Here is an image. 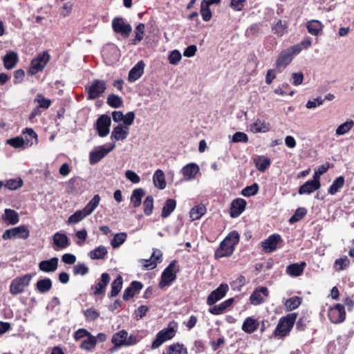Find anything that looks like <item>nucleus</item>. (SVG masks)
Segmentation results:
<instances>
[{
	"instance_id": "obj_37",
	"label": "nucleus",
	"mask_w": 354,
	"mask_h": 354,
	"mask_svg": "<svg viewBox=\"0 0 354 354\" xmlns=\"http://www.w3.org/2000/svg\"><path fill=\"white\" fill-rule=\"evenodd\" d=\"M108 254L107 249L104 245H100L91 250L88 256L91 259H104Z\"/></svg>"
},
{
	"instance_id": "obj_11",
	"label": "nucleus",
	"mask_w": 354,
	"mask_h": 354,
	"mask_svg": "<svg viewBox=\"0 0 354 354\" xmlns=\"http://www.w3.org/2000/svg\"><path fill=\"white\" fill-rule=\"evenodd\" d=\"M70 245V239L65 233L57 232L53 235L51 245L55 251L59 252L64 250Z\"/></svg>"
},
{
	"instance_id": "obj_6",
	"label": "nucleus",
	"mask_w": 354,
	"mask_h": 354,
	"mask_svg": "<svg viewBox=\"0 0 354 354\" xmlns=\"http://www.w3.org/2000/svg\"><path fill=\"white\" fill-rule=\"evenodd\" d=\"M50 56L47 51H44L39 53L35 58H34L30 63L28 69V74L34 75L38 72L43 71L48 62L50 61Z\"/></svg>"
},
{
	"instance_id": "obj_19",
	"label": "nucleus",
	"mask_w": 354,
	"mask_h": 354,
	"mask_svg": "<svg viewBox=\"0 0 354 354\" xmlns=\"http://www.w3.org/2000/svg\"><path fill=\"white\" fill-rule=\"evenodd\" d=\"M282 241L280 235L274 234L261 242V246L265 252L270 253L277 250V245Z\"/></svg>"
},
{
	"instance_id": "obj_52",
	"label": "nucleus",
	"mask_w": 354,
	"mask_h": 354,
	"mask_svg": "<svg viewBox=\"0 0 354 354\" xmlns=\"http://www.w3.org/2000/svg\"><path fill=\"white\" fill-rule=\"evenodd\" d=\"M127 234L126 232H120L114 234L113 239L111 241V245L113 248H118L122 245L127 240Z\"/></svg>"
},
{
	"instance_id": "obj_43",
	"label": "nucleus",
	"mask_w": 354,
	"mask_h": 354,
	"mask_svg": "<svg viewBox=\"0 0 354 354\" xmlns=\"http://www.w3.org/2000/svg\"><path fill=\"white\" fill-rule=\"evenodd\" d=\"M349 265L348 258L346 256H343L335 261L333 268L335 271L339 272L348 268Z\"/></svg>"
},
{
	"instance_id": "obj_28",
	"label": "nucleus",
	"mask_w": 354,
	"mask_h": 354,
	"mask_svg": "<svg viewBox=\"0 0 354 354\" xmlns=\"http://www.w3.org/2000/svg\"><path fill=\"white\" fill-rule=\"evenodd\" d=\"M234 301V298H229L218 305L214 306L209 309V312L214 315H218L223 313L226 309L231 307Z\"/></svg>"
},
{
	"instance_id": "obj_46",
	"label": "nucleus",
	"mask_w": 354,
	"mask_h": 354,
	"mask_svg": "<svg viewBox=\"0 0 354 354\" xmlns=\"http://www.w3.org/2000/svg\"><path fill=\"white\" fill-rule=\"evenodd\" d=\"M176 202L174 199L169 198L166 201L165 205L162 207L161 216L163 218L168 217L171 212L175 209Z\"/></svg>"
},
{
	"instance_id": "obj_33",
	"label": "nucleus",
	"mask_w": 354,
	"mask_h": 354,
	"mask_svg": "<svg viewBox=\"0 0 354 354\" xmlns=\"http://www.w3.org/2000/svg\"><path fill=\"white\" fill-rule=\"evenodd\" d=\"M153 183L154 186L159 189H164L166 187L165 176L161 169H158L154 172Z\"/></svg>"
},
{
	"instance_id": "obj_45",
	"label": "nucleus",
	"mask_w": 354,
	"mask_h": 354,
	"mask_svg": "<svg viewBox=\"0 0 354 354\" xmlns=\"http://www.w3.org/2000/svg\"><path fill=\"white\" fill-rule=\"evenodd\" d=\"M166 354H187V350L183 344L176 343L166 348Z\"/></svg>"
},
{
	"instance_id": "obj_54",
	"label": "nucleus",
	"mask_w": 354,
	"mask_h": 354,
	"mask_svg": "<svg viewBox=\"0 0 354 354\" xmlns=\"http://www.w3.org/2000/svg\"><path fill=\"white\" fill-rule=\"evenodd\" d=\"M239 239L240 237L239 233L236 231H232L229 233L223 241L235 248V246L239 242Z\"/></svg>"
},
{
	"instance_id": "obj_20",
	"label": "nucleus",
	"mask_w": 354,
	"mask_h": 354,
	"mask_svg": "<svg viewBox=\"0 0 354 354\" xmlns=\"http://www.w3.org/2000/svg\"><path fill=\"white\" fill-rule=\"evenodd\" d=\"M200 169L196 163H189L185 165L180 170L184 180L186 181H190L195 178L196 174L199 172Z\"/></svg>"
},
{
	"instance_id": "obj_61",
	"label": "nucleus",
	"mask_w": 354,
	"mask_h": 354,
	"mask_svg": "<svg viewBox=\"0 0 354 354\" xmlns=\"http://www.w3.org/2000/svg\"><path fill=\"white\" fill-rule=\"evenodd\" d=\"M84 315L87 322H93L98 318L100 313L95 309L90 308L84 311Z\"/></svg>"
},
{
	"instance_id": "obj_47",
	"label": "nucleus",
	"mask_w": 354,
	"mask_h": 354,
	"mask_svg": "<svg viewBox=\"0 0 354 354\" xmlns=\"http://www.w3.org/2000/svg\"><path fill=\"white\" fill-rule=\"evenodd\" d=\"M36 288L41 293L46 292L51 289L52 281L48 278L40 279L37 282Z\"/></svg>"
},
{
	"instance_id": "obj_14",
	"label": "nucleus",
	"mask_w": 354,
	"mask_h": 354,
	"mask_svg": "<svg viewBox=\"0 0 354 354\" xmlns=\"http://www.w3.org/2000/svg\"><path fill=\"white\" fill-rule=\"evenodd\" d=\"M111 118L106 114L101 115L97 120L95 128L100 137H106L110 132Z\"/></svg>"
},
{
	"instance_id": "obj_41",
	"label": "nucleus",
	"mask_w": 354,
	"mask_h": 354,
	"mask_svg": "<svg viewBox=\"0 0 354 354\" xmlns=\"http://www.w3.org/2000/svg\"><path fill=\"white\" fill-rule=\"evenodd\" d=\"M3 219L11 225H15L19 222V215L17 212L11 209H6Z\"/></svg>"
},
{
	"instance_id": "obj_62",
	"label": "nucleus",
	"mask_w": 354,
	"mask_h": 354,
	"mask_svg": "<svg viewBox=\"0 0 354 354\" xmlns=\"http://www.w3.org/2000/svg\"><path fill=\"white\" fill-rule=\"evenodd\" d=\"M306 214L305 208H299L296 210L295 213L290 217L289 222L294 223L301 220Z\"/></svg>"
},
{
	"instance_id": "obj_53",
	"label": "nucleus",
	"mask_w": 354,
	"mask_h": 354,
	"mask_svg": "<svg viewBox=\"0 0 354 354\" xmlns=\"http://www.w3.org/2000/svg\"><path fill=\"white\" fill-rule=\"evenodd\" d=\"M122 287V278L118 275L115 279L111 283V290L110 296L113 297H116L120 292Z\"/></svg>"
},
{
	"instance_id": "obj_10",
	"label": "nucleus",
	"mask_w": 354,
	"mask_h": 354,
	"mask_svg": "<svg viewBox=\"0 0 354 354\" xmlns=\"http://www.w3.org/2000/svg\"><path fill=\"white\" fill-rule=\"evenodd\" d=\"M113 31L120 34L123 38L129 37L132 31V27L122 17H115L111 22Z\"/></svg>"
},
{
	"instance_id": "obj_48",
	"label": "nucleus",
	"mask_w": 354,
	"mask_h": 354,
	"mask_svg": "<svg viewBox=\"0 0 354 354\" xmlns=\"http://www.w3.org/2000/svg\"><path fill=\"white\" fill-rule=\"evenodd\" d=\"M344 185V178L339 176L335 178L328 189V193L335 195Z\"/></svg>"
},
{
	"instance_id": "obj_15",
	"label": "nucleus",
	"mask_w": 354,
	"mask_h": 354,
	"mask_svg": "<svg viewBox=\"0 0 354 354\" xmlns=\"http://www.w3.org/2000/svg\"><path fill=\"white\" fill-rule=\"evenodd\" d=\"M229 290V286L227 283H221L214 290H213L207 298V304L208 306H212L217 301L222 299L227 294Z\"/></svg>"
},
{
	"instance_id": "obj_63",
	"label": "nucleus",
	"mask_w": 354,
	"mask_h": 354,
	"mask_svg": "<svg viewBox=\"0 0 354 354\" xmlns=\"http://www.w3.org/2000/svg\"><path fill=\"white\" fill-rule=\"evenodd\" d=\"M182 58L181 54L179 50H172L168 57L169 62L171 64L176 65Z\"/></svg>"
},
{
	"instance_id": "obj_30",
	"label": "nucleus",
	"mask_w": 354,
	"mask_h": 354,
	"mask_svg": "<svg viewBox=\"0 0 354 354\" xmlns=\"http://www.w3.org/2000/svg\"><path fill=\"white\" fill-rule=\"evenodd\" d=\"M6 143L16 149L28 147L32 145V140H29L27 138L26 139H24L19 136L7 140Z\"/></svg>"
},
{
	"instance_id": "obj_51",
	"label": "nucleus",
	"mask_w": 354,
	"mask_h": 354,
	"mask_svg": "<svg viewBox=\"0 0 354 354\" xmlns=\"http://www.w3.org/2000/svg\"><path fill=\"white\" fill-rule=\"evenodd\" d=\"M354 122L352 120H347L343 124H340L335 131V134L337 136H342L348 132L353 127Z\"/></svg>"
},
{
	"instance_id": "obj_18",
	"label": "nucleus",
	"mask_w": 354,
	"mask_h": 354,
	"mask_svg": "<svg viewBox=\"0 0 354 354\" xmlns=\"http://www.w3.org/2000/svg\"><path fill=\"white\" fill-rule=\"evenodd\" d=\"M248 130L253 133H267L270 129V124L266 121V120L261 118H255L253 122L250 123L248 127Z\"/></svg>"
},
{
	"instance_id": "obj_40",
	"label": "nucleus",
	"mask_w": 354,
	"mask_h": 354,
	"mask_svg": "<svg viewBox=\"0 0 354 354\" xmlns=\"http://www.w3.org/2000/svg\"><path fill=\"white\" fill-rule=\"evenodd\" d=\"M288 24L286 21L278 20L272 26V30L274 34L279 37L283 36L287 32Z\"/></svg>"
},
{
	"instance_id": "obj_34",
	"label": "nucleus",
	"mask_w": 354,
	"mask_h": 354,
	"mask_svg": "<svg viewBox=\"0 0 354 354\" xmlns=\"http://www.w3.org/2000/svg\"><path fill=\"white\" fill-rule=\"evenodd\" d=\"M145 191L142 188L135 189L131 195L130 201L133 207H138L142 203V198L145 196Z\"/></svg>"
},
{
	"instance_id": "obj_9",
	"label": "nucleus",
	"mask_w": 354,
	"mask_h": 354,
	"mask_svg": "<svg viewBox=\"0 0 354 354\" xmlns=\"http://www.w3.org/2000/svg\"><path fill=\"white\" fill-rule=\"evenodd\" d=\"M31 279L32 275L30 274L15 278L10 285V292L14 295L23 292L25 288L29 285Z\"/></svg>"
},
{
	"instance_id": "obj_4",
	"label": "nucleus",
	"mask_w": 354,
	"mask_h": 354,
	"mask_svg": "<svg viewBox=\"0 0 354 354\" xmlns=\"http://www.w3.org/2000/svg\"><path fill=\"white\" fill-rule=\"evenodd\" d=\"M179 270L176 261H172L169 266L164 270L161 274L159 287L163 288L169 286L176 279V274Z\"/></svg>"
},
{
	"instance_id": "obj_57",
	"label": "nucleus",
	"mask_w": 354,
	"mask_h": 354,
	"mask_svg": "<svg viewBox=\"0 0 354 354\" xmlns=\"http://www.w3.org/2000/svg\"><path fill=\"white\" fill-rule=\"evenodd\" d=\"M153 209V198L151 196L146 197L143 203V211L145 215L149 216Z\"/></svg>"
},
{
	"instance_id": "obj_2",
	"label": "nucleus",
	"mask_w": 354,
	"mask_h": 354,
	"mask_svg": "<svg viewBox=\"0 0 354 354\" xmlns=\"http://www.w3.org/2000/svg\"><path fill=\"white\" fill-rule=\"evenodd\" d=\"M178 328V324L175 322H170L167 328H163L159 331L155 339L153 341L151 348L155 349L160 347L165 342L173 338Z\"/></svg>"
},
{
	"instance_id": "obj_36",
	"label": "nucleus",
	"mask_w": 354,
	"mask_h": 354,
	"mask_svg": "<svg viewBox=\"0 0 354 354\" xmlns=\"http://www.w3.org/2000/svg\"><path fill=\"white\" fill-rule=\"evenodd\" d=\"M206 207L201 204L193 207L189 212V217L192 221H196L201 218L206 213Z\"/></svg>"
},
{
	"instance_id": "obj_17",
	"label": "nucleus",
	"mask_w": 354,
	"mask_h": 354,
	"mask_svg": "<svg viewBox=\"0 0 354 354\" xmlns=\"http://www.w3.org/2000/svg\"><path fill=\"white\" fill-rule=\"evenodd\" d=\"M109 274L106 272L102 274L100 280L96 281L95 284H93L91 288L93 295L95 296L104 295L106 291V288L109 284Z\"/></svg>"
},
{
	"instance_id": "obj_64",
	"label": "nucleus",
	"mask_w": 354,
	"mask_h": 354,
	"mask_svg": "<svg viewBox=\"0 0 354 354\" xmlns=\"http://www.w3.org/2000/svg\"><path fill=\"white\" fill-rule=\"evenodd\" d=\"M88 272V268L84 263H78L73 267V273L75 275H85Z\"/></svg>"
},
{
	"instance_id": "obj_39",
	"label": "nucleus",
	"mask_w": 354,
	"mask_h": 354,
	"mask_svg": "<svg viewBox=\"0 0 354 354\" xmlns=\"http://www.w3.org/2000/svg\"><path fill=\"white\" fill-rule=\"evenodd\" d=\"M145 30V25L144 24H139L134 29L135 37L131 41V44L137 45L143 39Z\"/></svg>"
},
{
	"instance_id": "obj_38",
	"label": "nucleus",
	"mask_w": 354,
	"mask_h": 354,
	"mask_svg": "<svg viewBox=\"0 0 354 354\" xmlns=\"http://www.w3.org/2000/svg\"><path fill=\"white\" fill-rule=\"evenodd\" d=\"M101 198L99 194H95L91 199V201L82 209L87 216L92 214V212L97 208L100 202Z\"/></svg>"
},
{
	"instance_id": "obj_27",
	"label": "nucleus",
	"mask_w": 354,
	"mask_h": 354,
	"mask_svg": "<svg viewBox=\"0 0 354 354\" xmlns=\"http://www.w3.org/2000/svg\"><path fill=\"white\" fill-rule=\"evenodd\" d=\"M234 248L222 241L218 248L214 253L215 259H218L223 257H228L232 254Z\"/></svg>"
},
{
	"instance_id": "obj_25",
	"label": "nucleus",
	"mask_w": 354,
	"mask_h": 354,
	"mask_svg": "<svg viewBox=\"0 0 354 354\" xmlns=\"http://www.w3.org/2000/svg\"><path fill=\"white\" fill-rule=\"evenodd\" d=\"M145 63L143 61L138 62L129 71L128 80L134 82L138 80L144 73Z\"/></svg>"
},
{
	"instance_id": "obj_32",
	"label": "nucleus",
	"mask_w": 354,
	"mask_h": 354,
	"mask_svg": "<svg viewBox=\"0 0 354 354\" xmlns=\"http://www.w3.org/2000/svg\"><path fill=\"white\" fill-rule=\"evenodd\" d=\"M18 59L17 53L14 51L8 52L3 58L4 67L8 70L13 68L16 66Z\"/></svg>"
},
{
	"instance_id": "obj_42",
	"label": "nucleus",
	"mask_w": 354,
	"mask_h": 354,
	"mask_svg": "<svg viewBox=\"0 0 354 354\" xmlns=\"http://www.w3.org/2000/svg\"><path fill=\"white\" fill-rule=\"evenodd\" d=\"M302 302V298L298 296H294L286 300L284 306L287 311H291L297 308Z\"/></svg>"
},
{
	"instance_id": "obj_31",
	"label": "nucleus",
	"mask_w": 354,
	"mask_h": 354,
	"mask_svg": "<svg viewBox=\"0 0 354 354\" xmlns=\"http://www.w3.org/2000/svg\"><path fill=\"white\" fill-rule=\"evenodd\" d=\"M306 28L310 35L317 36L321 32H322L324 25L321 21L313 19L307 21Z\"/></svg>"
},
{
	"instance_id": "obj_5",
	"label": "nucleus",
	"mask_w": 354,
	"mask_h": 354,
	"mask_svg": "<svg viewBox=\"0 0 354 354\" xmlns=\"http://www.w3.org/2000/svg\"><path fill=\"white\" fill-rule=\"evenodd\" d=\"M115 147V142L109 143L96 147L89 153V162L91 165H95L104 158Z\"/></svg>"
},
{
	"instance_id": "obj_44",
	"label": "nucleus",
	"mask_w": 354,
	"mask_h": 354,
	"mask_svg": "<svg viewBox=\"0 0 354 354\" xmlns=\"http://www.w3.org/2000/svg\"><path fill=\"white\" fill-rule=\"evenodd\" d=\"M312 45V39L309 37H305L302 41L296 45L292 46L293 53L297 55L299 54L302 50L309 48Z\"/></svg>"
},
{
	"instance_id": "obj_7",
	"label": "nucleus",
	"mask_w": 354,
	"mask_h": 354,
	"mask_svg": "<svg viewBox=\"0 0 354 354\" xmlns=\"http://www.w3.org/2000/svg\"><path fill=\"white\" fill-rule=\"evenodd\" d=\"M327 315L332 323L335 324L342 323L346 315L344 306L341 304L330 306L327 310Z\"/></svg>"
},
{
	"instance_id": "obj_49",
	"label": "nucleus",
	"mask_w": 354,
	"mask_h": 354,
	"mask_svg": "<svg viewBox=\"0 0 354 354\" xmlns=\"http://www.w3.org/2000/svg\"><path fill=\"white\" fill-rule=\"evenodd\" d=\"M87 214L84 212L83 209L77 210L75 213L71 215L68 220V224H76L82 221L84 218H86Z\"/></svg>"
},
{
	"instance_id": "obj_12",
	"label": "nucleus",
	"mask_w": 354,
	"mask_h": 354,
	"mask_svg": "<svg viewBox=\"0 0 354 354\" xmlns=\"http://www.w3.org/2000/svg\"><path fill=\"white\" fill-rule=\"evenodd\" d=\"M296 55H297L293 53L291 46L282 50L277 59L276 69L281 72V70L284 69L292 62Z\"/></svg>"
},
{
	"instance_id": "obj_50",
	"label": "nucleus",
	"mask_w": 354,
	"mask_h": 354,
	"mask_svg": "<svg viewBox=\"0 0 354 354\" xmlns=\"http://www.w3.org/2000/svg\"><path fill=\"white\" fill-rule=\"evenodd\" d=\"M96 346V338L91 334L89 335L86 339L82 341L80 348L85 351H92Z\"/></svg>"
},
{
	"instance_id": "obj_24",
	"label": "nucleus",
	"mask_w": 354,
	"mask_h": 354,
	"mask_svg": "<svg viewBox=\"0 0 354 354\" xmlns=\"http://www.w3.org/2000/svg\"><path fill=\"white\" fill-rule=\"evenodd\" d=\"M58 261L57 257H53L49 260L41 261L38 267L44 272H53L57 269Z\"/></svg>"
},
{
	"instance_id": "obj_35",
	"label": "nucleus",
	"mask_w": 354,
	"mask_h": 354,
	"mask_svg": "<svg viewBox=\"0 0 354 354\" xmlns=\"http://www.w3.org/2000/svg\"><path fill=\"white\" fill-rule=\"evenodd\" d=\"M254 162L257 169L261 172H264L271 163L270 160L264 156H257L254 158Z\"/></svg>"
},
{
	"instance_id": "obj_3",
	"label": "nucleus",
	"mask_w": 354,
	"mask_h": 354,
	"mask_svg": "<svg viewBox=\"0 0 354 354\" xmlns=\"http://www.w3.org/2000/svg\"><path fill=\"white\" fill-rule=\"evenodd\" d=\"M140 341L138 336L129 335L125 330H121L114 333L111 338V342L116 347L130 346L136 344Z\"/></svg>"
},
{
	"instance_id": "obj_56",
	"label": "nucleus",
	"mask_w": 354,
	"mask_h": 354,
	"mask_svg": "<svg viewBox=\"0 0 354 354\" xmlns=\"http://www.w3.org/2000/svg\"><path fill=\"white\" fill-rule=\"evenodd\" d=\"M35 103H37L40 109H47L51 105V100L46 98L42 94L38 93L35 100Z\"/></svg>"
},
{
	"instance_id": "obj_29",
	"label": "nucleus",
	"mask_w": 354,
	"mask_h": 354,
	"mask_svg": "<svg viewBox=\"0 0 354 354\" xmlns=\"http://www.w3.org/2000/svg\"><path fill=\"white\" fill-rule=\"evenodd\" d=\"M259 326L258 319L252 317H247L241 326V329L246 333L251 334L256 331Z\"/></svg>"
},
{
	"instance_id": "obj_13",
	"label": "nucleus",
	"mask_w": 354,
	"mask_h": 354,
	"mask_svg": "<svg viewBox=\"0 0 354 354\" xmlns=\"http://www.w3.org/2000/svg\"><path fill=\"white\" fill-rule=\"evenodd\" d=\"M30 232L27 227L21 225L14 228L6 230L2 235L4 240L10 239L13 238H19L21 239H26L29 236Z\"/></svg>"
},
{
	"instance_id": "obj_1",
	"label": "nucleus",
	"mask_w": 354,
	"mask_h": 354,
	"mask_svg": "<svg viewBox=\"0 0 354 354\" xmlns=\"http://www.w3.org/2000/svg\"><path fill=\"white\" fill-rule=\"evenodd\" d=\"M297 315V313H292L281 317L274 331V335L281 338L288 335L294 326Z\"/></svg>"
},
{
	"instance_id": "obj_59",
	"label": "nucleus",
	"mask_w": 354,
	"mask_h": 354,
	"mask_svg": "<svg viewBox=\"0 0 354 354\" xmlns=\"http://www.w3.org/2000/svg\"><path fill=\"white\" fill-rule=\"evenodd\" d=\"M75 243L78 246H83L85 243V241L88 237L87 231L85 229L78 230L75 232Z\"/></svg>"
},
{
	"instance_id": "obj_22",
	"label": "nucleus",
	"mask_w": 354,
	"mask_h": 354,
	"mask_svg": "<svg viewBox=\"0 0 354 354\" xmlns=\"http://www.w3.org/2000/svg\"><path fill=\"white\" fill-rule=\"evenodd\" d=\"M129 133V128L122 124H118L113 129L111 138L115 141L125 140Z\"/></svg>"
},
{
	"instance_id": "obj_26",
	"label": "nucleus",
	"mask_w": 354,
	"mask_h": 354,
	"mask_svg": "<svg viewBox=\"0 0 354 354\" xmlns=\"http://www.w3.org/2000/svg\"><path fill=\"white\" fill-rule=\"evenodd\" d=\"M306 266V263L304 261L292 263L286 267V272L289 276L297 277L303 274Z\"/></svg>"
},
{
	"instance_id": "obj_16",
	"label": "nucleus",
	"mask_w": 354,
	"mask_h": 354,
	"mask_svg": "<svg viewBox=\"0 0 354 354\" xmlns=\"http://www.w3.org/2000/svg\"><path fill=\"white\" fill-rule=\"evenodd\" d=\"M269 296V290L266 287L260 286L254 289L250 297V302L254 306L263 304Z\"/></svg>"
},
{
	"instance_id": "obj_8",
	"label": "nucleus",
	"mask_w": 354,
	"mask_h": 354,
	"mask_svg": "<svg viewBox=\"0 0 354 354\" xmlns=\"http://www.w3.org/2000/svg\"><path fill=\"white\" fill-rule=\"evenodd\" d=\"M106 88V83L104 80H94L86 87L88 93V100H95L100 97Z\"/></svg>"
},
{
	"instance_id": "obj_60",
	"label": "nucleus",
	"mask_w": 354,
	"mask_h": 354,
	"mask_svg": "<svg viewBox=\"0 0 354 354\" xmlns=\"http://www.w3.org/2000/svg\"><path fill=\"white\" fill-rule=\"evenodd\" d=\"M259 191V186L257 183H254L250 186H247L241 191V194L244 196L249 197L257 194Z\"/></svg>"
},
{
	"instance_id": "obj_55",
	"label": "nucleus",
	"mask_w": 354,
	"mask_h": 354,
	"mask_svg": "<svg viewBox=\"0 0 354 354\" xmlns=\"http://www.w3.org/2000/svg\"><path fill=\"white\" fill-rule=\"evenodd\" d=\"M22 185L23 180L21 178L8 179L4 183V186L10 190H15Z\"/></svg>"
},
{
	"instance_id": "obj_23",
	"label": "nucleus",
	"mask_w": 354,
	"mask_h": 354,
	"mask_svg": "<svg viewBox=\"0 0 354 354\" xmlns=\"http://www.w3.org/2000/svg\"><path fill=\"white\" fill-rule=\"evenodd\" d=\"M321 187L320 182L313 178L312 180L306 181L300 186L298 193L299 194H310L315 191L319 189Z\"/></svg>"
},
{
	"instance_id": "obj_21",
	"label": "nucleus",
	"mask_w": 354,
	"mask_h": 354,
	"mask_svg": "<svg viewBox=\"0 0 354 354\" xmlns=\"http://www.w3.org/2000/svg\"><path fill=\"white\" fill-rule=\"evenodd\" d=\"M246 207V201L241 198L233 200L230 205V216L236 218L239 216L245 210Z\"/></svg>"
},
{
	"instance_id": "obj_58",
	"label": "nucleus",
	"mask_w": 354,
	"mask_h": 354,
	"mask_svg": "<svg viewBox=\"0 0 354 354\" xmlns=\"http://www.w3.org/2000/svg\"><path fill=\"white\" fill-rule=\"evenodd\" d=\"M107 104L113 108H119L122 105V100L115 94H111L107 97Z\"/></svg>"
}]
</instances>
